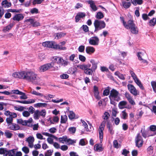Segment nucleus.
Wrapping results in <instances>:
<instances>
[{
    "mask_svg": "<svg viewBox=\"0 0 156 156\" xmlns=\"http://www.w3.org/2000/svg\"><path fill=\"white\" fill-rule=\"evenodd\" d=\"M69 112L68 117L70 119L72 120L75 118V114L73 111H69Z\"/></svg>",
    "mask_w": 156,
    "mask_h": 156,
    "instance_id": "nucleus-33",
    "label": "nucleus"
},
{
    "mask_svg": "<svg viewBox=\"0 0 156 156\" xmlns=\"http://www.w3.org/2000/svg\"><path fill=\"white\" fill-rule=\"evenodd\" d=\"M94 148L97 151H100L103 150L101 145L96 144L94 146Z\"/></svg>",
    "mask_w": 156,
    "mask_h": 156,
    "instance_id": "nucleus-29",
    "label": "nucleus"
},
{
    "mask_svg": "<svg viewBox=\"0 0 156 156\" xmlns=\"http://www.w3.org/2000/svg\"><path fill=\"white\" fill-rule=\"evenodd\" d=\"M24 18V16L22 14H18L15 15L12 18L13 20L19 21L22 20Z\"/></svg>",
    "mask_w": 156,
    "mask_h": 156,
    "instance_id": "nucleus-18",
    "label": "nucleus"
},
{
    "mask_svg": "<svg viewBox=\"0 0 156 156\" xmlns=\"http://www.w3.org/2000/svg\"><path fill=\"white\" fill-rule=\"evenodd\" d=\"M156 23V19L155 18H153L152 19L150 20L149 24L151 26H153L155 25Z\"/></svg>",
    "mask_w": 156,
    "mask_h": 156,
    "instance_id": "nucleus-37",
    "label": "nucleus"
},
{
    "mask_svg": "<svg viewBox=\"0 0 156 156\" xmlns=\"http://www.w3.org/2000/svg\"><path fill=\"white\" fill-rule=\"evenodd\" d=\"M40 116L39 113V110H37L35 111L33 115V117L35 120L38 119Z\"/></svg>",
    "mask_w": 156,
    "mask_h": 156,
    "instance_id": "nucleus-25",
    "label": "nucleus"
},
{
    "mask_svg": "<svg viewBox=\"0 0 156 156\" xmlns=\"http://www.w3.org/2000/svg\"><path fill=\"white\" fill-rule=\"evenodd\" d=\"M113 146L115 148H118L121 147V145L119 144L116 140H115L113 142Z\"/></svg>",
    "mask_w": 156,
    "mask_h": 156,
    "instance_id": "nucleus-46",
    "label": "nucleus"
},
{
    "mask_svg": "<svg viewBox=\"0 0 156 156\" xmlns=\"http://www.w3.org/2000/svg\"><path fill=\"white\" fill-rule=\"evenodd\" d=\"M26 141L28 143V146L30 148L33 147L34 146L33 143L34 141V139L33 136H30L27 138Z\"/></svg>",
    "mask_w": 156,
    "mask_h": 156,
    "instance_id": "nucleus-12",
    "label": "nucleus"
},
{
    "mask_svg": "<svg viewBox=\"0 0 156 156\" xmlns=\"http://www.w3.org/2000/svg\"><path fill=\"white\" fill-rule=\"evenodd\" d=\"M53 48L58 49L59 50H66V48L65 47H62L60 44H56L54 42Z\"/></svg>",
    "mask_w": 156,
    "mask_h": 156,
    "instance_id": "nucleus-20",
    "label": "nucleus"
},
{
    "mask_svg": "<svg viewBox=\"0 0 156 156\" xmlns=\"http://www.w3.org/2000/svg\"><path fill=\"white\" fill-rule=\"evenodd\" d=\"M67 136H63L62 137H60L58 138V140L60 142L64 144L65 142L67 141Z\"/></svg>",
    "mask_w": 156,
    "mask_h": 156,
    "instance_id": "nucleus-28",
    "label": "nucleus"
},
{
    "mask_svg": "<svg viewBox=\"0 0 156 156\" xmlns=\"http://www.w3.org/2000/svg\"><path fill=\"white\" fill-rule=\"evenodd\" d=\"M13 26V24L11 23L6 27H5L3 29V31L5 32L10 30Z\"/></svg>",
    "mask_w": 156,
    "mask_h": 156,
    "instance_id": "nucleus-35",
    "label": "nucleus"
},
{
    "mask_svg": "<svg viewBox=\"0 0 156 156\" xmlns=\"http://www.w3.org/2000/svg\"><path fill=\"white\" fill-rule=\"evenodd\" d=\"M54 63L53 62L47 63L40 66L39 68V71L44 72L53 67Z\"/></svg>",
    "mask_w": 156,
    "mask_h": 156,
    "instance_id": "nucleus-5",
    "label": "nucleus"
},
{
    "mask_svg": "<svg viewBox=\"0 0 156 156\" xmlns=\"http://www.w3.org/2000/svg\"><path fill=\"white\" fill-rule=\"evenodd\" d=\"M105 123L106 121L105 120L103 121L101 123L99 128L98 133L100 141L101 142L102 141L103 138V131L105 126Z\"/></svg>",
    "mask_w": 156,
    "mask_h": 156,
    "instance_id": "nucleus-6",
    "label": "nucleus"
},
{
    "mask_svg": "<svg viewBox=\"0 0 156 156\" xmlns=\"http://www.w3.org/2000/svg\"><path fill=\"white\" fill-rule=\"evenodd\" d=\"M76 143V140H73L70 139H67L66 141V143L67 144L69 145H72Z\"/></svg>",
    "mask_w": 156,
    "mask_h": 156,
    "instance_id": "nucleus-49",
    "label": "nucleus"
},
{
    "mask_svg": "<svg viewBox=\"0 0 156 156\" xmlns=\"http://www.w3.org/2000/svg\"><path fill=\"white\" fill-rule=\"evenodd\" d=\"M117 113V111L116 109L114 108L112 109V115L113 116L115 117L116 116Z\"/></svg>",
    "mask_w": 156,
    "mask_h": 156,
    "instance_id": "nucleus-63",
    "label": "nucleus"
},
{
    "mask_svg": "<svg viewBox=\"0 0 156 156\" xmlns=\"http://www.w3.org/2000/svg\"><path fill=\"white\" fill-rule=\"evenodd\" d=\"M88 3L90 5V7L94 11H95L97 10V8L93 1L92 0L88 1Z\"/></svg>",
    "mask_w": 156,
    "mask_h": 156,
    "instance_id": "nucleus-22",
    "label": "nucleus"
},
{
    "mask_svg": "<svg viewBox=\"0 0 156 156\" xmlns=\"http://www.w3.org/2000/svg\"><path fill=\"white\" fill-rule=\"evenodd\" d=\"M23 116L25 117H27L30 115V113L27 111H24L22 113Z\"/></svg>",
    "mask_w": 156,
    "mask_h": 156,
    "instance_id": "nucleus-57",
    "label": "nucleus"
},
{
    "mask_svg": "<svg viewBox=\"0 0 156 156\" xmlns=\"http://www.w3.org/2000/svg\"><path fill=\"white\" fill-rule=\"evenodd\" d=\"M151 83L153 90L156 93V81H152Z\"/></svg>",
    "mask_w": 156,
    "mask_h": 156,
    "instance_id": "nucleus-53",
    "label": "nucleus"
},
{
    "mask_svg": "<svg viewBox=\"0 0 156 156\" xmlns=\"http://www.w3.org/2000/svg\"><path fill=\"white\" fill-rule=\"evenodd\" d=\"M112 118L114 120L115 124L116 125H119L120 122V119L118 117H117L115 118H113V117H112Z\"/></svg>",
    "mask_w": 156,
    "mask_h": 156,
    "instance_id": "nucleus-56",
    "label": "nucleus"
},
{
    "mask_svg": "<svg viewBox=\"0 0 156 156\" xmlns=\"http://www.w3.org/2000/svg\"><path fill=\"white\" fill-rule=\"evenodd\" d=\"M95 27L94 32H96L98 30H101L105 27L106 24L104 21L95 20L94 23Z\"/></svg>",
    "mask_w": 156,
    "mask_h": 156,
    "instance_id": "nucleus-2",
    "label": "nucleus"
},
{
    "mask_svg": "<svg viewBox=\"0 0 156 156\" xmlns=\"http://www.w3.org/2000/svg\"><path fill=\"white\" fill-rule=\"evenodd\" d=\"M2 5L3 7L8 8L11 6L10 2H8L7 0H4L2 1Z\"/></svg>",
    "mask_w": 156,
    "mask_h": 156,
    "instance_id": "nucleus-21",
    "label": "nucleus"
},
{
    "mask_svg": "<svg viewBox=\"0 0 156 156\" xmlns=\"http://www.w3.org/2000/svg\"><path fill=\"white\" fill-rule=\"evenodd\" d=\"M24 71L15 72L12 74V76L16 78L24 79Z\"/></svg>",
    "mask_w": 156,
    "mask_h": 156,
    "instance_id": "nucleus-11",
    "label": "nucleus"
},
{
    "mask_svg": "<svg viewBox=\"0 0 156 156\" xmlns=\"http://www.w3.org/2000/svg\"><path fill=\"white\" fill-rule=\"evenodd\" d=\"M76 130V128L74 127H71L68 129V130L71 134L75 133Z\"/></svg>",
    "mask_w": 156,
    "mask_h": 156,
    "instance_id": "nucleus-44",
    "label": "nucleus"
},
{
    "mask_svg": "<svg viewBox=\"0 0 156 156\" xmlns=\"http://www.w3.org/2000/svg\"><path fill=\"white\" fill-rule=\"evenodd\" d=\"M95 51L94 48L91 46H87L86 48V51L87 53L91 54L93 53Z\"/></svg>",
    "mask_w": 156,
    "mask_h": 156,
    "instance_id": "nucleus-19",
    "label": "nucleus"
},
{
    "mask_svg": "<svg viewBox=\"0 0 156 156\" xmlns=\"http://www.w3.org/2000/svg\"><path fill=\"white\" fill-rule=\"evenodd\" d=\"M53 150H47L44 153V156H51Z\"/></svg>",
    "mask_w": 156,
    "mask_h": 156,
    "instance_id": "nucleus-39",
    "label": "nucleus"
},
{
    "mask_svg": "<svg viewBox=\"0 0 156 156\" xmlns=\"http://www.w3.org/2000/svg\"><path fill=\"white\" fill-rule=\"evenodd\" d=\"M7 154H8L9 156H15V150L12 149L8 151Z\"/></svg>",
    "mask_w": 156,
    "mask_h": 156,
    "instance_id": "nucleus-38",
    "label": "nucleus"
},
{
    "mask_svg": "<svg viewBox=\"0 0 156 156\" xmlns=\"http://www.w3.org/2000/svg\"><path fill=\"white\" fill-rule=\"evenodd\" d=\"M129 29L131 32L133 34H137L138 33V29L136 25L131 27Z\"/></svg>",
    "mask_w": 156,
    "mask_h": 156,
    "instance_id": "nucleus-24",
    "label": "nucleus"
},
{
    "mask_svg": "<svg viewBox=\"0 0 156 156\" xmlns=\"http://www.w3.org/2000/svg\"><path fill=\"white\" fill-rule=\"evenodd\" d=\"M7 105V103L0 102V110H2L4 109V106H6Z\"/></svg>",
    "mask_w": 156,
    "mask_h": 156,
    "instance_id": "nucleus-61",
    "label": "nucleus"
},
{
    "mask_svg": "<svg viewBox=\"0 0 156 156\" xmlns=\"http://www.w3.org/2000/svg\"><path fill=\"white\" fill-rule=\"evenodd\" d=\"M135 143L136 147L138 148L141 147L143 144V139L140 133L137 134L135 139Z\"/></svg>",
    "mask_w": 156,
    "mask_h": 156,
    "instance_id": "nucleus-7",
    "label": "nucleus"
},
{
    "mask_svg": "<svg viewBox=\"0 0 156 156\" xmlns=\"http://www.w3.org/2000/svg\"><path fill=\"white\" fill-rule=\"evenodd\" d=\"M13 118L11 117H7L6 119V122L8 124L11 123L13 121Z\"/></svg>",
    "mask_w": 156,
    "mask_h": 156,
    "instance_id": "nucleus-58",
    "label": "nucleus"
},
{
    "mask_svg": "<svg viewBox=\"0 0 156 156\" xmlns=\"http://www.w3.org/2000/svg\"><path fill=\"white\" fill-rule=\"evenodd\" d=\"M31 93L32 94H34V95H36L37 96H39L41 97H43L44 96L43 94L40 93H39L38 92H37L35 90H33L32 91Z\"/></svg>",
    "mask_w": 156,
    "mask_h": 156,
    "instance_id": "nucleus-47",
    "label": "nucleus"
},
{
    "mask_svg": "<svg viewBox=\"0 0 156 156\" xmlns=\"http://www.w3.org/2000/svg\"><path fill=\"white\" fill-rule=\"evenodd\" d=\"M54 42L53 41H47L43 42L42 45L45 47L53 48Z\"/></svg>",
    "mask_w": 156,
    "mask_h": 156,
    "instance_id": "nucleus-16",
    "label": "nucleus"
},
{
    "mask_svg": "<svg viewBox=\"0 0 156 156\" xmlns=\"http://www.w3.org/2000/svg\"><path fill=\"white\" fill-rule=\"evenodd\" d=\"M121 118L123 119H127L128 115L126 112V110L122 112L121 114Z\"/></svg>",
    "mask_w": 156,
    "mask_h": 156,
    "instance_id": "nucleus-27",
    "label": "nucleus"
},
{
    "mask_svg": "<svg viewBox=\"0 0 156 156\" xmlns=\"http://www.w3.org/2000/svg\"><path fill=\"white\" fill-rule=\"evenodd\" d=\"M110 93L109 90L108 89H105L103 92V94L104 96H107Z\"/></svg>",
    "mask_w": 156,
    "mask_h": 156,
    "instance_id": "nucleus-64",
    "label": "nucleus"
},
{
    "mask_svg": "<svg viewBox=\"0 0 156 156\" xmlns=\"http://www.w3.org/2000/svg\"><path fill=\"white\" fill-rule=\"evenodd\" d=\"M125 97L126 98L128 101L131 99L133 97L131 96V95L128 93H126L125 94Z\"/></svg>",
    "mask_w": 156,
    "mask_h": 156,
    "instance_id": "nucleus-62",
    "label": "nucleus"
},
{
    "mask_svg": "<svg viewBox=\"0 0 156 156\" xmlns=\"http://www.w3.org/2000/svg\"><path fill=\"white\" fill-rule=\"evenodd\" d=\"M109 97L110 99H113L114 101H117L121 100L120 94L119 92L114 89L111 90Z\"/></svg>",
    "mask_w": 156,
    "mask_h": 156,
    "instance_id": "nucleus-3",
    "label": "nucleus"
},
{
    "mask_svg": "<svg viewBox=\"0 0 156 156\" xmlns=\"http://www.w3.org/2000/svg\"><path fill=\"white\" fill-rule=\"evenodd\" d=\"M58 59L57 62V63L61 66H66L68 65L69 62L66 60H65L61 57H58Z\"/></svg>",
    "mask_w": 156,
    "mask_h": 156,
    "instance_id": "nucleus-15",
    "label": "nucleus"
},
{
    "mask_svg": "<svg viewBox=\"0 0 156 156\" xmlns=\"http://www.w3.org/2000/svg\"><path fill=\"white\" fill-rule=\"evenodd\" d=\"M90 62L91 63L92 65L91 69H92L94 71L97 68L98 64L96 63L93 59H91L90 61Z\"/></svg>",
    "mask_w": 156,
    "mask_h": 156,
    "instance_id": "nucleus-23",
    "label": "nucleus"
},
{
    "mask_svg": "<svg viewBox=\"0 0 156 156\" xmlns=\"http://www.w3.org/2000/svg\"><path fill=\"white\" fill-rule=\"evenodd\" d=\"M110 116V115L108 112H105L103 116V118L104 119L107 120L108 119Z\"/></svg>",
    "mask_w": 156,
    "mask_h": 156,
    "instance_id": "nucleus-45",
    "label": "nucleus"
},
{
    "mask_svg": "<svg viewBox=\"0 0 156 156\" xmlns=\"http://www.w3.org/2000/svg\"><path fill=\"white\" fill-rule=\"evenodd\" d=\"M4 114L7 117H11L12 118H16L17 117V115L16 113L11 112L9 111H5Z\"/></svg>",
    "mask_w": 156,
    "mask_h": 156,
    "instance_id": "nucleus-17",
    "label": "nucleus"
},
{
    "mask_svg": "<svg viewBox=\"0 0 156 156\" xmlns=\"http://www.w3.org/2000/svg\"><path fill=\"white\" fill-rule=\"evenodd\" d=\"M99 41V38L97 37H92L89 40V43L90 45H98V44Z\"/></svg>",
    "mask_w": 156,
    "mask_h": 156,
    "instance_id": "nucleus-10",
    "label": "nucleus"
},
{
    "mask_svg": "<svg viewBox=\"0 0 156 156\" xmlns=\"http://www.w3.org/2000/svg\"><path fill=\"white\" fill-rule=\"evenodd\" d=\"M39 113L40 116H41L42 118H44L45 117L46 112L45 109H43L41 111L39 110Z\"/></svg>",
    "mask_w": 156,
    "mask_h": 156,
    "instance_id": "nucleus-41",
    "label": "nucleus"
},
{
    "mask_svg": "<svg viewBox=\"0 0 156 156\" xmlns=\"http://www.w3.org/2000/svg\"><path fill=\"white\" fill-rule=\"evenodd\" d=\"M122 4L124 7L126 9L129 8L131 5L130 2H126V1L123 2H122Z\"/></svg>",
    "mask_w": 156,
    "mask_h": 156,
    "instance_id": "nucleus-32",
    "label": "nucleus"
},
{
    "mask_svg": "<svg viewBox=\"0 0 156 156\" xmlns=\"http://www.w3.org/2000/svg\"><path fill=\"white\" fill-rule=\"evenodd\" d=\"M8 151L5 148H0V154H7Z\"/></svg>",
    "mask_w": 156,
    "mask_h": 156,
    "instance_id": "nucleus-50",
    "label": "nucleus"
},
{
    "mask_svg": "<svg viewBox=\"0 0 156 156\" xmlns=\"http://www.w3.org/2000/svg\"><path fill=\"white\" fill-rule=\"evenodd\" d=\"M47 106V104L46 103H39L34 105L35 107H45Z\"/></svg>",
    "mask_w": 156,
    "mask_h": 156,
    "instance_id": "nucleus-31",
    "label": "nucleus"
},
{
    "mask_svg": "<svg viewBox=\"0 0 156 156\" xmlns=\"http://www.w3.org/2000/svg\"><path fill=\"white\" fill-rule=\"evenodd\" d=\"M8 129L13 130H17L20 129V127L18 124L12 123L8 124Z\"/></svg>",
    "mask_w": 156,
    "mask_h": 156,
    "instance_id": "nucleus-13",
    "label": "nucleus"
},
{
    "mask_svg": "<svg viewBox=\"0 0 156 156\" xmlns=\"http://www.w3.org/2000/svg\"><path fill=\"white\" fill-rule=\"evenodd\" d=\"M21 92L18 90H13L11 91V94H14L20 95Z\"/></svg>",
    "mask_w": 156,
    "mask_h": 156,
    "instance_id": "nucleus-59",
    "label": "nucleus"
},
{
    "mask_svg": "<svg viewBox=\"0 0 156 156\" xmlns=\"http://www.w3.org/2000/svg\"><path fill=\"white\" fill-rule=\"evenodd\" d=\"M22 151L26 154H28L29 152V148L26 146H24L22 148Z\"/></svg>",
    "mask_w": 156,
    "mask_h": 156,
    "instance_id": "nucleus-51",
    "label": "nucleus"
},
{
    "mask_svg": "<svg viewBox=\"0 0 156 156\" xmlns=\"http://www.w3.org/2000/svg\"><path fill=\"white\" fill-rule=\"evenodd\" d=\"M86 16L85 13L83 12H79L75 16V21L76 22H78L80 20L81 18H83Z\"/></svg>",
    "mask_w": 156,
    "mask_h": 156,
    "instance_id": "nucleus-14",
    "label": "nucleus"
},
{
    "mask_svg": "<svg viewBox=\"0 0 156 156\" xmlns=\"http://www.w3.org/2000/svg\"><path fill=\"white\" fill-rule=\"evenodd\" d=\"M26 122V120H23L21 119H18L17 121V122L18 123L21 124L23 126H27V124Z\"/></svg>",
    "mask_w": 156,
    "mask_h": 156,
    "instance_id": "nucleus-43",
    "label": "nucleus"
},
{
    "mask_svg": "<svg viewBox=\"0 0 156 156\" xmlns=\"http://www.w3.org/2000/svg\"><path fill=\"white\" fill-rule=\"evenodd\" d=\"M67 120V117L66 115L61 116V123H65Z\"/></svg>",
    "mask_w": 156,
    "mask_h": 156,
    "instance_id": "nucleus-36",
    "label": "nucleus"
},
{
    "mask_svg": "<svg viewBox=\"0 0 156 156\" xmlns=\"http://www.w3.org/2000/svg\"><path fill=\"white\" fill-rule=\"evenodd\" d=\"M81 28H82L85 32H87L89 31V28L86 25H83Z\"/></svg>",
    "mask_w": 156,
    "mask_h": 156,
    "instance_id": "nucleus-55",
    "label": "nucleus"
},
{
    "mask_svg": "<svg viewBox=\"0 0 156 156\" xmlns=\"http://www.w3.org/2000/svg\"><path fill=\"white\" fill-rule=\"evenodd\" d=\"M4 134L6 138H10L12 136L13 134L9 130H6Z\"/></svg>",
    "mask_w": 156,
    "mask_h": 156,
    "instance_id": "nucleus-30",
    "label": "nucleus"
},
{
    "mask_svg": "<svg viewBox=\"0 0 156 156\" xmlns=\"http://www.w3.org/2000/svg\"><path fill=\"white\" fill-rule=\"evenodd\" d=\"M26 121L27 126L30 127H32L33 125L31 124V123L33 122V119L32 118H30L28 120H26Z\"/></svg>",
    "mask_w": 156,
    "mask_h": 156,
    "instance_id": "nucleus-40",
    "label": "nucleus"
},
{
    "mask_svg": "<svg viewBox=\"0 0 156 156\" xmlns=\"http://www.w3.org/2000/svg\"><path fill=\"white\" fill-rule=\"evenodd\" d=\"M128 89L130 93L134 96L139 94V91L136 90L135 87L132 84H128L127 85Z\"/></svg>",
    "mask_w": 156,
    "mask_h": 156,
    "instance_id": "nucleus-8",
    "label": "nucleus"
},
{
    "mask_svg": "<svg viewBox=\"0 0 156 156\" xmlns=\"http://www.w3.org/2000/svg\"><path fill=\"white\" fill-rule=\"evenodd\" d=\"M93 71L90 68H87L85 70V73L89 75H92L93 72Z\"/></svg>",
    "mask_w": 156,
    "mask_h": 156,
    "instance_id": "nucleus-42",
    "label": "nucleus"
},
{
    "mask_svg": "<svg viewBox=\"0 0 156 156\" xmlns=\"http://www.w3.org/2000/svg\"><path fill=\"white\" fill-rule=\"evenodd\" d=\"M24 80L35 84H38L41 81L37 74L32 71H24Z\"/></svg>",
    "mask_w": 156,
    "mask_h": 156,
    "instance_id": "nucleus-1",
    "label": "nucleus"
},
{
    "mask_svg": "<svg viewBox=\"0 0 156 156\" xmlns=\"http://www.w3.org/2000/svg\"><path fill=\"white\" fill-rule=\"evenodd\" d=\"M65 35V34L62 32H60L56 34V37H57L58 39H59L64 37Z\"/></svg>",
    "mask_w": 156,
    "mask_h": 156,
    "instance_id": "nucleus-52",
    "label": "nucleus"
},
{
    "mask_svg": "<svg viewBox=\"0 0 156 156\" xmlns=\"http://www.w3.org/2000/svg\"><path fill=\"white\" fill-rule=\"evenodd\" d=\"M78 49L79 52H83L85 49V46L82 45H80Z\"/></svg>",
    "mask_w": 156,
    "mask_h": 156,
    "instance_id": "nucleus-60",
    "label": "nucleus"
},
{
    "mask_svg": "<svg viewBox=\"0 0 156 156\" xmlns=\"http://www.w3.org/2000/svg\"><path fill=\"white\" fill-rule=\"evenodd\" d=\"M127 102L125 101H122L119 102V107L120 109H123L127 105Z\"/></svg>",
    "mask_w": 156,
    "mask_h": 156,
    "instance_id": "nucleus-26",
    "label": "nucleus"
},
{
    "mask_svg": "<svg viewBox=\"0 0 156 156\" xmlns=\"http://www.w3.org/2000/svg\"><path fill=\"white\" fill-rule=\"evenodd\" d=\"M137 55L139 59L142 62L146 63V65L147 64L148 62L145 59L146 57V54L141 52H139L137 53Z\"/></svg>",
    "mask_w": 156,
    "mask_h": 156,
    "instance_id": "nucleus-9",
    "label": "nucleus"
},
{
    "mask_svg": "<svg viewBox=\"0 0 156 156\" xmlns=\"http://www.w3.org/2000/svg\"><path fill=\"white\" fill-rule=\"evenodd\" d=\"M120 19L122 21L125 27L127 29H130L131 27H134L136 25L134 23L133 20H129L127 22V23L125 22L123 18L122 17H120Z\"/></svg>",
    "mask_w": 156,
    "mask_h": 156,
    "instance_id": "nucleus-4",
    "label": "nucleus"
},
{
    "mask_svg": "<svg viewBox=\"0 0 156 156\" xmlns=\"http://www.w3.org/2000/svg\"><path fill=\"white\" fill-rule=\"evenodd\" d=\"M150 131L149 132V133L151 131H153L155 132L154 134L149 135V136H152L156 134V126L154 125H152L150 127Z\"/></svg>",
    "mask_w": 156,
    "mask_h": 156,
    "instance_id": "nucleus-34",
    "label": "nucleus"
},
{
    "mask_svg": "<svg viewBox=\"0 0 156 156\" xmlns=\"http://www.w3.org/2000/svg\"><path fill=\"white\" fill-rule=\"evenodd\" d=\"M104 17V15L103 13L101 12H99L97 13L96 17L98 19H101Z\"/></svg>",
    "mask_w": 156,
    "mask_h": 156,
    "instance_id": "nucleus-48",
    "label": "nucleus"
},
{
    "mask_svg": "<svg viewBox=\"0 0 156 156\" xmlns=\"http://www.w3.org/2000/svg\"><path fill=\"white\" fill-rule=\"evenodd\" d=\"M20 95H22L20 97V98L22 99H26L27 98V97L24 93L21 92Z\"/></svg>",
    "mask_w": 156,
    "mask_h": 156,
    "instance_id": "nucleus-54",
    "label": "nucleus"
}]
</instances>
